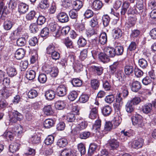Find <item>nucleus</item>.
Here are the masks:
<instances>
[{"label":"nucleus","instance_id":"f257e3e1","mask_svg":"<svg viewBox=\"0 0 156 156\" xmlns=\"http://www.w3.org/2000/svg\"><path fill=\"white\" fill-rule=\"evenodd\" d=\"M78 124L76 126L75 125L71 123L69 124L71 126V132L74 133V134H76L79 131L85 129L87 126V122L83 119H80L78 120Z\"/></svg>","mask_w":156,"mask_h":156},{"label":"nucleus","instance_id":"f03ea898","mask_svg":"<svg viewBox=\"0 0 156 156\" xmlns=\"http://www.w3.org/2000/svg\"><path fill=\"white\" fill-rule=\"evenodd\" d=\"M107 41V36L106 33L105 32L101 33L99 37V41L97 39H94L93 41L92 48L94 50L97 49L98 48V44L99 42L102 44H104Z\"/></svg>","mask_w":156,"mask_h":156},{"label":"nucleus","instance_id":"7ed1b4c3","mask_svg":"<svg viewBox=\"0 0 156 156\" xmlns=\"http://www.w3.org/2000/svg\"><path fill=\"white\" fill-rule=\"evenodd\" d=\"M23 118V116L21 113L16 111L11 112L9 115V121L12 123H15L17 121H20Z\"/></svg>","mask_w":156,"mask_h":156},{"label":"nucleus","instance_id":"20e7f679","mask_svg":"<svg viewBox=\"0 0 156 156\" xmlns=\"http://www.w3.org/2000/svg\"><path fill=\"white\" fill-rule=\"evenodd\" d=\"M133 124L136 127H142L143 125V120L141 116L137 115L132 118Z\"/></svg>","mask_w":156,"mask_h":156},{"label":"nucleus","instance_id":"39448f33","mask_svg":"<svg viewBox=\"0 0 156 156\" xmlns=\"http://www.w3.org/2000/svg\"><path fill=\"white\" fill-rule=\"evenodd\" d=\"M67 88L63 85H59L57 88L56 92L57 95L59 97H63L67 93Z\"/></svg>","mask_w":156,"mask_h":156},{"label":"nucleus","instance_id":"423d86ee","mask_svg":"<svg viewBox=\"0 0 156 156\" xmlns=\"http://www.w3.org/2000/svg\"><path fill=\"white\" fill-rule=\"evenodd\" d=\"M57 17L58 20L62 23H66L69 20V18L67 14L63 12H61L59 13L57 15Z\"/></svg>","mask_w":156,"mask_h":156},{"label":"nucleus","instance_id":"0eeeda50","mask_svg":"<svg viewBox=\"0 0 156 156\" xmlns=\"http://www.w3.org/2000/svg\"><path fill=\"white\" fill-rule=\"evenodd\" d=\"M144 143V140L141 138L133 140L131 144V147L133 148L141 147Z\"/></svg>","mask_w":156,"mask_h":156},{"label":"nucleus","instance_id":"6e6552de","mask_svg":"<svg viewBox=\"0 0 156 156\" xmlns=\"http://www.w3.org/2000/svg\"><path fill=\"white\" fill-rule=\"evenodd\" d=\"M28 6L24 3H20L18 5V10L20 14L25 13L28 11Z\"/></svg>","mask_w":156,"mask_h":156},{"label":"nucleus","instance_id":"1a4fd4ad","mask_svg":"<svg viewBox=\"0 0 156 156\" xmlns=\"http://www.w3.org/2000/svg\"><path fill=\"white\" fill-rule=\"evenodd\" d=\"M13 90L10 88H4L1 90V94L5 98H7L11 96Z\"/></svg>","mask_w":156,"mask_h":156},{"label":"nucleus","instance_id":"9d476101","mask_svg":"<svg viewBox=\"0 0 156 156\" xmlns=\"http://www.w3.org/2000/svg\"><path fill=\"white\" fill-rule=\"evenodd\" d=\"M123 103L122 98L121 97V94H119L116 96V103L114 104V107L115 108L118 109L122 107Z\"/></svg>","mask_w":156,"mask_h":156},{"label":"nucleus","instance_id":"9b49d317","mask_svg":"<svg viewBox=\"0 0 156 156\" xmlns=\"http://www.w3.org/2000/svg\"><path fill=\"white\" fill-rule=\"evenodd\" d=\"M131 90L134 92H137L141 87V83L137 81H133L131 85Z\"/></svg>","mask_w":156,"mask_h":156},{"label":"nucleus","instance_id":"f8f14e48","mask_svg":"<svg viewBox=\"0 0 156 156\" xmlns=\"http://www.w3.org/2000/svg\"><path fill=\"white\" fill-rule=\"evenodd\" d=\"M152 104L150 103H147L142 107V111L145 114H148L150 113L152 111Z\"/></svg>","mask_w":156,"mask_h":156},{"label":"nucleus","instance_id":"ddd939ff","mask_svg":"<svg viewBox=\"0 0 156 156\" xmlns=\"http://www.w3.org/2000/svg\"><path fill=\"white\" fill-rule=\"evenodd\" d=\"M104 52L108 57H114L115 55L114 48L112 47H107L104 49Z\"/></svg>","mask_w":156,"mask_h":156},{"label":"nucleus","instance_id":"4468645a","mask_svg":"<svg viewBox=\"0 0 156 156\" xmlns=\"http://www.w3.org/2000/svg\"><path fill=\"white\" fill-rule=\"evenodd\" d=\"M117 79L116 80L119 81L121 82H124L126 80V76L123 72L121 70L118 71L115 75Z\"/></svg>","mask_w":156,"mask_h":156},{"label":"nucleus","instance_id":"2eb2a0df","mask_svg":"<svg viewBox=\"0 0 156 156\" xmlns=\"http://www.w3.org/2000/svg\"><path fill=\"white\" fill-rule=\"evenodd\" d=\"M25 54L24 50L22 48H19L16 52L15 57L17 59L20 60L24 57Z\"/></svg>","mask_w":156,"mask_h":156},{"label":"nucleus","instance_id":"dca6fc26","mask_svg":"<svg viewBox=\"0 0 156 156\" xmlns=\"http://www.w3.org/2000/svg\"><path fill=\"white\" fill-rule=\"evenodd\" d=\"M44 95L47 100L51 101L55 98V93L53 90H48L45 92Z\"/></svg>","mask_w":156,"mask_h":156},{"label":"nucleus","instance_id":"f3484780","mask_svg":"<svg viewBox=\"0 0 156 156\" xmlns=\"http://www.w3.org/2000/svg\"><path fill=\"white\" fill-rule=\"evenodd\" d=\"M137 46V44L135 41H132L129 44L127 52V55H131V51L135 50Z\"/></svg>","mask_w":156,"mask_h":156},{"label":"nucleus","instance_id":"a211bd4d","mask_svg":"<svg viewBox=\"0 0 156 156\" xmlns=\"http://www.w3.org/2000/svg\"><path fill=\"white\" fill-rule=\"evenodd\" d=\"M7 73L8 76L12 77L17 74V72L16 68L13 67H9L7 69Z\"/></svg>","mask_w":156,"mask_h":156},{"label":"nucleus","instance_id":"6ab92c4d","mask_svg":"<svg viewBox=\"0 0 156 156\" xmlns=\"http://www.w3.org/2000/svg\"><path fill=\"white\" fill-rule=\"evenodd\" d=\"M108 143L110 146L113 149H116L119 146V142L117 140L114 139L110 140Z\"/></svg>","mask_w":156,"mask_h":156},{"label":"nucleus","instance_id":"aec40b11","mask_svg":"<svg viewBox=\"0 0 156 156\" xmlns=\"http://www.w3.org/2000/svg\"><path fill=\"white\" fill-rule=\"evenodd\" d=\"M125 109L127 112L131 113L133 112L135 109V105L131 102V101H129L126 105Z\"/></svg>","mask_w":156,"mask_h":156},{"label":"nucleus","instance_id":"412c9836","mask_svg":"<svg viewBox=\"0 0 156 156\" xmlns=\"http://www.w3.org/2000/svg\"><path fill=\"white\" fill-rule=\"evenodd\" d=\"M100 60L104 63L108 62L110 60L109 57L105 53H101L98 55Z\"/></svg>","mask_w":156,"mask_h":156},{"label":"nucleus","instance_id":"4be33fe9","mask_svg":"<svg viewBox=\"0 0 156 156\" xmlns=\"http://www.w3.org/2000/svg\"><path fill=\"white\" fill-rule=\"evenodd\" d=\"M40 28V27L36 23H31L29 26L30 31L33 33H35L37 32Z\"/></svg>","mask_w":156,"mask_h":156},{"label":"nucleus","instance_id":"5701e85b","mask_svg":"<svg viewBox=\"0 0 156 156\" xmlns=\"http://www.w3.org/2000/svg\"><path fill=\"white\" fill-rule=\"evenodd\" d=\"M76 154L70 149H65L61 153V156H76Z\"/></svg>","mask_w":156,"mask_h":156},{"label":"nucleus","instance_id":"b1692460","mask_svg":"<svg viewBox=\"0 0 156 156\" xmlns=\"http://www.w3.org/2000/svg\"><path fill=\"white\" fill-rule=\"evenodd\" d=\"M40 142V137L36 135L32 136L29 140V143L33 144H38Z\"/></svg>","mask_w":156,"mask_h":156},{"label":"nucleus","instance_id":"393cba45","mask_svg":"<svg viewBox=\"0 0 156 156\" xmlns=\"http://www.w3.org/2000/svg\"><path fill=\"white\" fill-rule=\"evenodd\" d=\"M102 114L105 116H108L109 115L112 111L111 107L108 105L104 106L101 109Z\"/></svg>","mask_w":156,"mask_h":156},{"label":"nucleus","instance_id":"a878e982","mask_svg":"<svg viewBox=\"0 0 156 156\" xmlns=\"http://www.w3.org/2000/svg\"><path fill=\"white\" fill-rule=\"evenodd\" d=\"M98 116V108L95 107L91 109L89 115L90 118L91 119H94Z\"/></svg>","mask_w":156,"mask_h":156},{"label":"nucleus","instance_id":"bb28decb","mask_svg":"<svg viewBox=\"0 0 156 156\" xmlns=\"http://www.w3.org/2000/svg\"><path fill=\"white\" fill-rule=\"evenodd\" d=\"M48 71V73H49L51 76L53 77H56L57 76L58 72V68L54 67H50Z\"/></svg>","mask_w":156,"mask_h":156},{"label":"nucleus","instance_id":"cd10ccee","mask_svg":"<svg viewBox=\"0 0 156 156\" xmlns=\"http://www.w3.org/2000/svg\"><path fill=\"white\" fill-rule=\"evenodd\" d=\"M19 144L16 143H12L9 146V151L14 153L19 149Z\"/></svg>","mask_w":156,"mask_h":156},{"label":"nucleus","instance_id":"c85d7f7f","mask_svg":"<svg viewBox=\"0 0 156 156\" xmlns=\"http://www.w3.org/2000/svg\"><path fill=\"white\" fill-rule=\"evenodd\" d=\"M102 2L99 0H94L92 4L93 8L96 10H99L100 9L102 6Z\"/></svg>","mask_w":156,"mask_h":156},{"label":"nucleus","instance_id":"c756f323","mask_svg":"<svg viewBox=\"0 0 156 156\" xmlns=\"http://www.w3.org/2000/svg\"><path fill=\"white\" fill-rule=\"evenodd\" d=\"M136 19L135 17H129V18L128 22L126 25V27L129 28L133 26L136 23Z\"/></svg>","mask_w":156,"mask_h":156},{"label":"nucleus","instance_id":"7c9ffc66","mask_svg":"<svg viewBox=\"0 0 156 156\" xmlns=\"http://www.w3.org/2000/svg\"><path fill=\"white\" fill-rule=\"evenodd\" d=\"M7 9V7L5 5L4 1L0 0V15H2L4 13L6 14Z\"/></svg>","mask_w":156,"mask_h":156},{"label":"nucleus","instance_id":"2f4dec72","mask_svg":"<svg viewBox=\"0 0 156 156\" xmlns=\"http://www.w3.org/2000/svg\"><path fill=\"white\" fill-rule=\"evenodd\" d=\"M13 25L12 22L9 20L5 21L3 24L4 29L6 30H10Z\"/></svg>","mask_w":156,"mask_h":156},{"label":"nucleus","instance_id":"473e14b6","mask_svg":"<svg viewBox=\"0 0 156 156\" xmlns=\"http://www.w3.org/2000/svg\"><path fill=\"white\" fill-rule=\"evenodd\" d=\"M92 67L94 71L98 75L100 76L103 73L104 69L102 66H94Z\"/></svg>","mask_w":156,"mask_h":156},{"label":"nucleus","instance_id":"72a5a7b5","mask_svg":"<svg viewBox=\"0 0 156 156\" xmlns=\"http://www.w3.org/2000/svg\"><path fill=\"white\" fill-rule=\"evenodd\" d=\"M39 6L41 9H47L49 6L48 0H42L39 3Z\"/></svg>","mask_w":156,"mask_h":156},{"label":"nucleus","instance_id":"f704fd0d","mask_svg":"<svg viewBox=\"0 0 156 156\" xmlns=\"http://www.w3.org/2000/svg\"><path fill=\"white\" fill-rule=\"evenodd\" d=\"M43 111L44 114L47 115H51L53 113L51 105H48L44 106L43 108Z\"/></svg>","mask_w":156,"mask_h":156},{"label":"nucleus","instance_id":"c9c22d12","mask_svg":"<svg viewBox=\"0 0 156 156\" xmlns=\"http://www.w3.org/2000/svg\"><path fill=\"white\" fill-rule=\"evenodd\" d=\"M49 28L52 32L57 31L58 32L60 29V27L55 22H51L49 24Z\"/></svg>","mask_w":156,"mask_h":156},{"label":"nucleus","instance_id":"e433bc0d","mask_svg":"<svg viewBox=\"0 0 156 156\" xmlns=\"http://www.w3.org/2000/svg\"><path fill=\"white\" fill-rule=\"evenodd\" d=\"M83 2L82 1L77 0L73 2V4L74 9L78 11L83 6Z\"/></svg>","mask_w":156,"mask_h":156},{"label":"nucleus","instance_id":"4c0bfd02","mask_svg":"<svg viewBox=\"0 0 156 156\" xmlns=\"http://www.w3.org/2000/svg\"><path fill=\"white\" fill-rule=\"evenodd\" d=\"M53 120L51 119H46L44 123V126L45 128H50L52 127L54 124Z\"/></svg>","mask_w":156,"mask_h":156},{"label":"nucleus","instance_id":"58836bf2","mask_svg":"<svg viewBox=\"0 0 156 156\" xmlns=\"http://www.w3.org/2000/svg\"><path fill=\"white\" fill-rule=\"evenodd\" d=\"M36 73L33 70H30L27 72L26 77L29 80H33L35 77Z\"/></svg>","mask_w":156,"mask_h":156},{"label":"nucleus","instance_id":"ea45409f","mask_svg":"<svg viewBox=\"0 0 156 156\" xmlns=\"http://www.w3.org/2000/svg\"><path fill=\"white\" fill-rule=\"evenodd\" d=\"M65 104L63 101H58L55 104V108L58 110L63 109L65 108Z\"/></svg>","mask_w":156,"mask_h":156},{"label":"nucleus","instance_id":"a19ab883","mask_svg":"<svg viewBox=\"0 0 156 156\" xmlns=\"http://www.w3.org/2000/svg\"><path fill=\"white\" fill-rule=\"evenodd\" d=\"M36 14V13L35 11L34 10L31 11L26 16V19L28 21L32 20L35 17Z\"/></svg>","mask_w":156,"mask_h":156},{"label":"nucleus","instance_id":"79ce46f5","mask_svg":"<svg viewBox=\"0 0 156 156\" xmlns=\"http://www.w3.org/2000/svg\"><path fill=\"white\" fill-rule=\"evenodd\" d=\"M90 83L91 87L93 89H98L100 85L99 82L98 80L96 79L92 80H91Z\"/></svg>","mask_w":156,"mask_h":156},{"label":"nucleus","instance_id":"37998d69","mask_svg":"<svg viewBox=\"0 0 156 156\" xmlns=\"http://www.w3.org/2000/svg\"><path fill=\"white\" fill-rule=\"evenodd\" d=\"M71 83L74 87H79L82 85V82L79 79L74 78L72 80Z\"/></svg>","mask_w":156,"mask_h":156},{"label":"nucleus","instance_id":"c03bdc74","mask_svg":"<svg viewBox=\"0 0 156 156\" xmlns=\"http://www.w3.org/2000/svg\"><path fill=\"white\" fill-rule=\"evenodd\" d=\"M67 144V140L64 138L60 139L58 140L57 145L59 147H65Z\"/></svg>","mask_w":156,"mask_h":156},{"label":"nucleus","instance_id":"a18cd8bd","mask_svg":"<svg viewBox=\"0 0 156 156\" xmlns=\"http://www.w3.org/2000/svg\"><path fill=\"white\" fill-rule=\"evenodd\" d=\"M78 94L75 91H73L69 93L68 95V99L71 101H74L77 97Z\"/></svg>","mask_w":156,"mask_h":156},{"label":"nucleus","instance_id":"49530a36","mask_svg":"<svg viewBox=\"0 0 156 156\" xmlns=\"http://www.w3.org/2000/svg\"><path fill=\"white\" fill-rule=\"evenodd\" d=\"M54 137L52 135L48 136L45 140L44 143L48 145L52 144L54 141Z\"/></svg>","mask_w":156,"mask_h":156},{"label":"nucleus","instance_id":"de8ad7c7","mask_svg":"<svg viewBox=\"0 0 156 156\" xmlns=\"http://www.w3.org/2000/svg\"><path fill=\"white\" fill-rule=\"evenodd\" d=\"M26 43L25 38L23 37L19 38L16 41L17 45L19 46H24Z\"/></svg>","mask_w":156,"mask_h":156},{"label":"nucleus","instance_id":"09e8293b","mask_svg":"<svg viewBox=\"0 0 156 156\" xmlns=\"http://www.w3.org/2000/svg\"><path fill=\"white\" fill-rule=\"evenodd\" d=\"M47 80V78L45 74L41 73L39 75L38 80L41 83H45Z\"/></svg>","mask_w":156,"mask_h":156},{"label":"nucleus","instance_id":"8fccbe9b","mask_svg":"<svg viewBox=\"0 0 156 156\" xmlns=\"http://www.w3.org/2000/svg\"><path fill=\"white\" fill-rule=\"evenodd\" d=\"M113 32H114L113 36L115 38H118L122 36V32L119 29H114Z\"/></svg>","mask_w":156,"mask_h":156},{"label":"nucleus","instance_id":"3c124183","mask_svg":"<svg viewBox=\"0 0 156 156\" xmlns=\"http://www.w3.org/2000/svg\"><path fill=\"white\" fill-rule=\"evenodd\" d=\"M64 43L68 48H74L73 42L68 37L65 39Z\"/></svg>","mask_w":156,"mask_h":156},{"label":"nucleus","instance_id":"603ef678","mask_svg":"<svg viewBox=\"0 0 156 156\" xmlns=\"http://www.w3.org/2000/svg\"><path fill=\"white\" fill-rule=\"evenodd\" d=\"M138 64L143 69L146 68L147 66V61L144 58H141L139 60Z\"/></svg>","mask_w":156,"mask_h":156},{"label":"nucleus","instance_id":"864d4df0","mask_svg":"<svg viewBox=\"0 0 156 156\" xmlns=\"http://www.w3.org/2000/svg\"><path fill=\"white\" fill-rule=\"evenodd\" d=\"M134 69L132 66H126L125 67V72L126 75H129L133 71Z\"/></svg>","mask_w":156,"mask_h":156},{"label":"nucleus","instance_id":"5fc2aeb1","mask_svg":"<svg viewBox=\"0 0 156 156\" xmlns=\"http://www.w3.org/2000/svg\"><path fill=\"white\" fill-rule=\"evenodd\" d=\"M121 121V118L119 116H116L114 118L112 122L115 126H117L120 124Z\"/></svg>","mask_w":156,"mask_h":156},{"label":"nucleus","instance_id":"6e6d98bb","mask_svg":"<svg viewBox=\"0 0 156 156\" xmlns=\"http://www.w3.org/2000/svg\"><path fill=\"white\" fill-rule=\"evenodd\" d=\"M17 3L15 0H10L8 3V7L12 10H15L16 8Z\"/></svg>","mask_w":156,"mask_h":156},{"label":"nucleus","instance_id":"4d7b16f0","mask_svg":"<svg viewBox=\"0 0 156 156\" xmlns=\"http://www.w3.org/2000/svg\"><path fill=\"white\" fill-rule=\"evenodd\" d=\"M89 98L88 95L86 94H82L79 98V101L80 103H85L87 102Z\"/></svg>","mask_w":156,"mask_h":156},{"label":"nucleus","instance_id":"13d9d810","mask_svg":"<svg viewBox=\"0 0 156 156\" xmlns=\"http://www.w3.org/2000/svg\"><path fill=\"white\" fill-rule=\"evenodd\" d=\"M55 51V46L52 44H49L46 48V53L49 55Z\"/></svg>","mask_w":156,"mask_h":156},{"label":"nucleus","instance_id":"bf43d9fd","mask_svg":"<svg viewBox=\"0 0 156 156\" xmlns=\"http://www.w3.org/2000/svg\"><path fill=\"white\" fill-rule=\"evenodd\" d=\"M46 21L45 17L42 16H39L37 20V24L40 27L44 24Z\"/></svg>","mask_w":156,"mask_h":156},{"label":"nucleus","instance_id":"052dcab7","mask_svg":"<svg viewBox=\"0 0 156 156\" xmlns=\"http://www.w3.org/2000/svg\"><path fill=\"white\" fill-rule=\"evenodd\" d=\"M103 23L104 27H107L109 24L110 18L107 15H105L102 17Z\"/></svg>","mask_w":156,"mask_h":156},{"label":"nucleus","instance_id":"680f3d73","mask_svg":"<svg viewBox=\"0 0 156 156\" xmlns=\"http://www.w3.org/2000/svg\"><path fill=\"white\" fill-rule=\"evenodd\" d=\"M121 138L122 141H124L127 139V137L129 136L130 134L128 132L125 131V130H122L121 132Z\"/></svg>","mask_w":156,"mask_h":156},{"label":"nucleus","instance_id":"e2e57ef3","mask_svg":"<svg viewBox=\"0 0 156 156\" xmlns=\"http://www.w3.org/2000/svg\"><path fill=\"white\" fill-rule=\"evenodd\" d=\"M77 44L80 47H83L86 45L87 41L83 37H80L78 40Z\"/></svg>","mask_w":156,"mask_h":156},{"label":"nucleus","instance_id":"0e129e2a","mask_svg":"<svg viewBox=\"0 0 156 156\" xmlns=\"http://www.w3.org/2000/svg\"><path fill=\"white\" fill-rule=\"evenodd\" d=\"M140 33V31L138 30H134L132 31L131 34L130 35L131 38H133V40H134L135 38H137L139 35Z\"/></svg>","mask_w":156,"mask_h":156},{"label":"nucleus","instance_id":"69168bd1","mask_svg":"<svg viewBox=\"0 0 156 156\" xmlns=\"http://www.w3.org/2000/svg\"><path fill=\"white\" fill-rule=\"evenodd\" d=\"M78 149L81 155L84 154L86 152L85 147L82 143H80L78 145Z\"/></svg>","mask_w":156,"mask_h":156},{"label":"nucleus","instance_id":"338daca9","mask_svg":"<svg viewBox=\"0 0 156 156\" xmlns=\"http://www.w3.org/2000/svg\"><path fill=\"white\" fill-rule=\"evenodd\" d=\"M37 95V92L35 90H30L28 94V97L30 98H34Z\"/></svg>","mask_w":156,"mask_h":156},{"label":"nucleus","instance_id":"774afa93","mask_svg":"<svg viewBox=\"0 0 156 156\" xmlns=\"http://www.w3.org/2000/svg\"><path fill=\"white\" fill-rule=\"evenodd\" d=\"M77 11V10L73 9L69 12V16L71 18L75 19L77 18L78 16Z\"/></svg>","mask_w":156,"mask_h":156}]
</instances>
